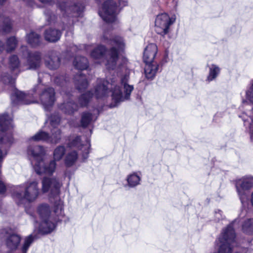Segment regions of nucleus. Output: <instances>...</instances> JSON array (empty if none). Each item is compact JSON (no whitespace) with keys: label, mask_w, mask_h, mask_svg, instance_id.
I'll list each match as a JSON object with an SVG mask.
<instances>
[{"label":"nucleus","mask_w":253,"mask_h":253,"mask_svg":"<svg viewBox=\"0 0 253 253\" xmlns=\"http://www.w3.org/2000/svg\"><path fill=\"white\" fill-rule=\"evenodd\" d=\"M246 96L251 102L253 103V81L250 89L246 91Z\"/></svg>","instance_id":"42"},{"label":"nucleus","mask_w":253,"mask_h":253,"mask_svg":"<svg viewBox=\"0 0 253 253\" xmlns=\"http://www.w3.org/2000/svg\"><path fill=\"white\" fill-rule=\"evenodd\" d=\"M60 122V117L58 114H54L50 117V124L51 127H57Z\"/></svg>","instance_id":"39"},{"label":"nucleus","mask_w":253,"mask_h":253,"mask_svg":"<svg viewBox=\"0 0 253 253\" xmlns=\"http://www.w3.org/2000/svg\"><path fill=\"white\" fill-rule=\"evenodd\" d=\"M59 6L63 15L69 18L81 16L84 9V6L81 4L69 6L66 3H62Z\"/></svg>","instance_id":"14"},{"label":"nucleus","mask_w":253,"mask_h":253,"mask_svg":"<svg viewBox=\"0 0 253 253\" xmlns=\"http://www.w3.org/2000/svg\"><path fill=\"white\" fill-rule=\"evenodd\" d=\"M9 67L13 76H17L19 73L18 67L20 64L19 60L16 55H12L9 58Z\"/></svg>","instance_id":"25"},{"label":"nucleus","mask_w":253,"mask_h":253,"mask_svg":"<svg viewBox=\"0 0 253 253\" xmlns=\"http://www.w3.org/2000/svg\"><path fill=\"white\" fill-rule=\"evenodd\" d=\"M32 219L34 222L37 223V221L35 220V217L34 216H32Z\"/></svg>","instance_id":"53"},{"label":"nucleus","mask_w":253,"mask_h":253,"mask_svg":"<svg viewBox=\"0 0 253 253\" xmlns=\"http://www.w3.org/2000/svg\"><path fill=\"white\" fill-rule=\"evenodd\" d=\"M219 68L214 64H212L209 69V74L208 77V80L211 81L215 79L219 74Z\"/></svg>","instance_id":"33"},{"label":"nucleus","mask_w":253,"mask_h":253,"mask_svg":"<svg viewBox=\"0 0 253 253\" xmlns=\"http://www.w3.org/2000/svg\"><path fill=\"white\" fill-rule=\"evenodd\" d=\"M5 244L8 249L14 251L17 249L21 241V237L16 234L6 233Z\"/></svg>","instance_id":"18"},{"label":"nucleus","mask_w":253,"mask_h":253,"mask_svg":"<svg viewBox=\"0 0 253 253\" xmlns=\"http://www.w3.org/2000/svg\"><path fill=\"white\" fill-rule=\"evenodd\" d=\"M43 78H51L50 75L47 73L39 72L38 73V82L39 83L42 82V79Z\"/></svg>","instance_id":"43"},{"label":"nucleus","mask_w":253,"mask_h":253,"mask_svg":"<svg viewBox=\"0 0 253 253\" xmlns=\"http://www.w3.org/2000/svg\"><path fill=\"white\" fill-rule=\"evenodd\" d=\"M175 19L170 18L167 13H162L157 15L155 19L156 32L162 36L169 33V26L174 22Z\"/></svg>","instance_id":"12"},{"label":"nucleus","mask_w":253,"mask_h":253,"mask_svg":"<svg viewBox=\"0 0 253 253\" xmlns=\"http://www.w3.org/2000/svg\"><path fill=\"white\" fill-rule=\"evenodd\" d=\"M74 21H74L73 19V20H72V23H73L74 22Z\"/></svg>","instance_id":"55"},{"label":"nucleus","mask_w":253,"mask_h":253,"mask_svg":"<svg viewBox=\"0 0 253 253\" xmlns=\"http://www.w3.org/2000/svg\"><path fill=\"white\" fill-rule=\"evenodd\" d=\"M33 92L39 94L41 103L45 110H49L52 106L55 98V91L52 87L42 89L41 85H37L33 88Z\"/></svg>","instance_id":"9"},{"label":"nucleus","mask_w":253,"mask_h":253,"mask_svg":"<svg viewBox=\"0 0 253 253\" xmlns=\"http://www.w3.org/2000/svg\"><path fill=\"white\" fill-rule=\"evenodd\" d=\"M128 76L126 75L121 80V85L123 87L124 94L121 89V86L117 85L116 80L112 78L110 83L101 79H97V84L95 88L94 95L97 98H102L108 95L109 92V88H111L112 100L115 103L114 106L117 105L118 103L128 100L131 92L133 90V86L127 84Z\"/></svg>","instance_id":"1"},{"label":"nucleus","mask_w":253,"mask_h":253,"mask_svg":"<svg viewBox=\"0 0 253 253\" xmlns=\"http://www.w3.org/2000/svg\"><path fill=\"white\" fill-rule=\"evenodd\" d=\"M128 185L130 187H134L139 184L140 178L135 174L129 175L127 179Z\"/></svg>","instance_id":"35"},{"label":"nucleus","mask_w":253,"mask_h":253,"mask_svg":"<svg viewBox=\"0 0 253 253\" xmlns=\"http://www.w3.org/2000/svg\"><path fill=\"white\" fill-rule=\"evenodd\" d=\"M61 34L60 30L49 28L45 31L44 38L47 41L54 42L60 39Z\"/></svg>","instance_id":"21"},{"label":"nucleus","mask_w":253,"mask_h":253,"mask_svg":"<svg viewBox=\"0 0 253 253\" xmlns=\"http://www.w3.org/2000/svg\"><path fill=\"white\" fill-rule=\"evenodd\" d=\"M0 81L4 84L14 87L15 78L7 73H3L0 77Z\"/></svg>","instance_id":"32"},{"label":"nucleus","mask_w":253,"mask_h":253,"mask_svg":"<svg viewBox=\"0 0 253 253\" xmlns=\"http://www.w3.org/2000/svg\"><path fill=\"white\" fill-rule=\"evenodd\" d=\"M242 230L247 234H253V218L245 220L242 224Z\"/></svg>","instance_id":"31"},{"label":"nucleus","mask_w":253,"mask_h":253,"mask_svg":"<svg viewBox=\"0 0 253 253\" xmlns=\"http://www.w3.org/2000/svg\"><path fill=\"white\" fill-rule=\"evenodd\" d=\"M52 0H39V1L42 3H49Z\"/></svg>","instance_id":"50"},{"label":"nucleus","mask_w":253,"mask_h":253,"mask_svg":"<svg viewBox=\"0 0 253 253\" xmlns=\"http://www.w3.org/2000/svg\"><path fill=\"white\" fill-rule=\"evenodd\" d=\"M29 97V94H26L23 92L16 89H14L13 92L10 96L11 102L13 105H27L31 104L32 102L28 99Z\"/></svg>","instance_id":"17"},{"label":"nucleus","mask_w":253,"mask_h":253,"mask_svg":"<svg viewBox=\"0 0 253 253\" xmlns=\"http://www.w3.org/2000/svg\"><path fill=\"white\" fill-rule=\"evenodd\" d=\"M119 3L120 6H126L127 5V1L126 0H119Z\"/></svg>","instance_id":"48"},{"label":"nucleus","mask_w":253,"mask_h":253,"mask_svg":"<svg viewBox=\"0 0 253 253\" xmlns=\"http://www.w3.org/2000/svg\"><path fill=\"white\" fill-rule=\"evenodd\" d=\"M54 83L59 86H63L67 83L66 77L63 75H57L54 79Z\"/></svg>","instance_id":"40"},{"label":"nucleus","mask_w":253,"mask_h":253,"mask_svg":"<svg viewBox=\"0 0 253 253\" xmlns=\"http://www.w3.org/2000/svg\"><path fill=\"white\" fill-rule=\"evenodd\" d=\"M51 135L49 133L40 130L36 133L31 138L34 141H42L48 143L56 144L61 138V131L57 127H52L51 128Z\"/></svg>","instance_id":"10"},{"label":"nucleus","mask_w":253,"mask_h":253,"mask_svg":"<svg viewBox=\"0 0 253 253\" xmlns=\"http://www.w3.org/2000/svg\"><path fill=\"white\" fill-rule=\"evenodd\" d=\"M22 48L27 49L26 46L22 47ZM26 53L27 55V62L28 65V69L30 70H36L40 67L42 61L41 53L39 52H30L28 50H26Z\"/></svg>","instance_id":"16"},{"label":"nucleus","mask_w":253,"mask_h":253,"mask_svg":"<svg viewBox=\"0 0 253 253\" xmlns=\"http://www.w3.org/2000/svg\"><path fill=\"white\" fill-rule=\"evenodd\" d=\"M12 127V119L6 113L0 116V143L9 146L13 142L10 128Z\"/></svg>","instance_id":"7"},{"label":"nucleus","mask_w":253,"mask_h":253,"mask_svg":"<svg viewBox=\"0 0 253 253\" xmlns=\"http://www.w3.org/2000/svg\"><path fill=\"white\" fill-rule=\"evenodd\" d=\"M93 93L91 91H88L85 93L82 94L78 99L80 106L82 107L86 106L90 99L93 96Z\"/></svg>","instance_id":"28"},{"label":"nucleus","mask_w":253,"mask_h":253,"mask_svg":"<svg viewBox=\"0 0 253 253\" xmlns=\"http://www.w3.org/2000/svg\"><path fill=\"white\" fill-rule=\"evenodd\" d=\"M6 1V0H0V5H3L5 2Z\"/></svg>","instance_id":"51"},{"label":"nucleus","mask_w":253,"mask_h":253,"mask_svg":"<svg viewBox=\"0 0 253 253\" xmlns=\"http://www.w3.org/2000/svg\"><path fill=\"white\" fill-rule=\"evenodd\" d=\"M37 238L36 235H33V234L30 235L29 236L26 237L25 239L24 243L22 247V253H26L29 247L33 241Z\"/></svg>","instance_id":"34"},{"label":"nucleus","mask_w":253,"mask_h":253,"mask_svg":"<svg viewBox=\"0 0 253 253\" xmlns=\"http://www.w3.org/2000/svg\"><path fill=\"white\" fill-rule=\"evenodd\" d=\"M251 203H252V205L253 206V193L252 194Z\"/></svg>","instance_id":"52"},{"label":"nucleus","mask_w":253,"mask_h":253,"mask_svg":"<svg viewBox=\"0 0 253 253\" xmlns=\"http://www.w3.org/2000/svg\"><path fill=\"white\" fill-rule=\"evenodd\" d=\"M4 48V44L1 41H0V54L3 51Z\"/></svg>","instance_id":"49"},{"label":"nucleus","mask_w":253,"mask_h":253,"mask_svg":"<svg viewBox=\"0 0 253 253\" xmlns=\"http://www.w3.org/2000/svg\"><path fill=\"white\" fill-rule=\"evenodd\" d=\"M90 146V140L88 138L85 139V144H84L81 141V137L79 136L68 143V146L70 148H77L83 150L82 157L84 160L88 158Z\"/></svg>","instance_id":"15"},{"label":"nucleus","mask_w":253,"mask_h":253,"mask_svg":"<svg viewBox=\"0 0 253 253\" xmlns=\"http://www.w3.org/2000/svg\"><path fill=\"white\" fill-rule=\"evenodd\" d=\"M244 121L245 126H246L247 125V121L245 120H244Z\"/></svg>","instance_id":"54"},{"label":"nucleus","mask_w":253,"mask_h":253,"mask_svg":"<svg viewBox=\"0 0 253 253\" xmlns=\"http://www.w3.org/2000/svg\"><path fill=\"white\" fill-rule=\"evenodd\" d=\"M44 13L46 16V19L49 24L51 23L54 20L55 16L50 10L45 9Z\"/></svg>","instance_id":"41"},{"label":"nucleus","mask_w":253,"mask_h":253,"mask_svg":"<svg viewBox=\"0 0 253 253\" xmlns=\"http://www.w3.org/2000/svg\"><path fill=\"white\" fill-rule=\"evenodd\" d=\"M117 13V5L114 1L112 0L105 1L103 4L102 11L99 12L102 19L107 23L115 22Z\"/></svg>","instance_id":"11"},{"label":"nucleus","mask_w":253,"mask_h":253,"mask_svg":"<svg viewBox=\"0 0 253 253\" xmlns=\"http://www.w3.org/2000/svg\"><path fill=\"white\" fill-rule=\"evenodd\" d=\"M65 27H64V28L62 29V30H65Z\"/></svg>","instance_id":"56"},{"label":"nucleus","mask_w":253,"mask_h":253,"mask_svg":"<svg viewBox=\"0 0 253 253\" xmlns=\"http://www.w3.org/2000/svg\"><path fill=\"white\" fill-rule=\"evenodd\" d=\"M7 189V187L4 183L0 180V194L4 193Z\"/></svg>","instance_id":"44"},{"label":"nucleus","mask_w":253,"mask_h":253,"mask_svg":"<svg viewBox=\"0 0 253 253\" xmlns=\"http://www.w3.org/2000/svg\"><path fill=\"white\" fill-rule=\"evenodd\" d=\"M215 217L217 220L222 219V211L218 210V211H215Z\"/></svg>","instance_id":"46"},{"label":"nucleus","mask_w":253,"mask_h":253,"mask_svg":"<svg viewBox=\"0 0 253 253\" xmlns=\"http://www.w3.org/2000/svg\"><path fill=\"white\" fill-rule=\"evenodd\" d=\"M103 39L107 43L112 46L108 51L106 66L109 70H113L116 67L119 55L125 50V44L123 38L119 36L108 39L104 35Z\"/></svg>","instance_id":"4"},{"label":"nucleus","mask_w":253,"mask_h":253,"mask_svg":"<svg viewBox=\"0 0 253 253\" xmlns=\"http://www.w3.org/2000/svg\"><path fill=\"white\" fill-rule=\"evenodd\" d=\"M66 152V149L65 146L63 145H60L57 146L54 150L53 152V161H58L61 160L63 156H64Z\"/></svg>","instance_id":"30"},{"label":"nucleus","mask_w":253,"mask_h":253,"mask_svg":"<svg viewBox=\"0 0 253 253\" xmlns=\"http://www.w3.org/2000/svg\"><path fill=\"white\" fill-rule=\"evenodd\" d=\"M106 51L105 46L99 45L94 48L90 53L91 57L94 59L102 58Z\"/></svg>","instance_id":"27"},{"label":"nucleus","mask_w":253,"mask_h":253,"mask_svg":"<svg viewBox=\"0 0 253 253\" xmlns=\"http://www.w3.org/2000/svg\"><path fill=\"white\" fill-rule=\"evenodd\" d=\"M97 118V116H95L89 112H83L81 114L80 126L83 128H86L92 122L95 121Z\"/></svg>","instance_id":"22"},{"label":"nucleus","mask_w":253,"mask_h":253,"mask_svg":"<svg viewBox=\"0 0 253 253\" xmlns=\"http://www.w3.org/2000/svg\"><path fill=\"white\" fill-rule=\"evenodd\" d=\"M75 68L79 70H85L88 67L87 59L84 56H76L73 62Z\"/></svg>","instance_id":"24"},{"label":"nucleus","mask_w":253,"mask_h":253,"mask_svg":"<svg viewBox=\"0 0 253 253\" xmlns=\"http://www.w3.org/2000/svg\"><path fill=\"white\" fill-rule=\"evenodd\" d=\"M60 64V58L54 52L52 53L49 57V59L45 61L46 66L50 70L58 68Z\"/></svg>","instance_id":"23"},{"label":"nucleus","mask_w":253,"mask_h":253,"mask_svg":"<svg viewBox=\"0 0 253 253\" xmlns=\"http://www.w3.org/2000/svg\"><path fill=\"white\" fill-rule=\"evenodd\" d=\"M42 183V190L43 193L49 192L50 198H57L59 197L62 183L58 178L44 177Z\"/></svg>","instance_id":"8"},{"label":"nucleus","mask_w":253,"mask_h":253,"mask_svg":"<svg viewBox=\"0 0 253 253\" xmlns=\"http://www.w3.org/2000/svg\"><path fill=\"white\" fill-rule=\"evenodd\" d=\"M38 182L36 180L28 182L25 184L24 191H21V186L14 187L12 196L18 205L35 201L40 195Z\"/></svg>","instance_id":"2"},{"label":"nucleus","mask_w":253,"mask_h":253,"mask_svg":"<svg viewBox=\"0 0 253 253\" xmlns=\"http://www.w3.org/2000/svg\"><path fill=\"white\" fill-rule=\"evenodd\" d=\"M54 211L59 217L64 215L63 202L61 200L55 203Z\"/></svg>","instance_id":"37"},{"label":"nucleus","mask_w":253,"mask_h":253,"mask_svg":"<svg viewBox=\"0 0 253 253\" xmlns=\"http://www.w3.org/2000/svg\"><path fill=\"white\" fill-rule=\"evenodd\" d=\"M251 139L253 140V124H250L249 126Z\"/></svg>","instance_id":"47"},{"label":"nucleus","mask_w":253,"mask_h":253,"mask_svg":"<svg viewBox=\"0 0 253 253\" xmlns=\"http://www.w3.org/2000/svg\"><path fill=\"white\" fill-rule=\"evenodd\" d=\"M12 27V22L9 17L4 18L2 27V31L5 33H9L11 32Z\"/></svg>","instance_id":"36"},{"label":"nucleus","mask_w":253,"mask_h":253,"mask_svg":"<svg viewBox=\"0 0 253 253\" xmlns=\"http://www.w3.org/2000/svg\"><path fill=\"white\" fill-rule=\"evenodd\" d=\"M27 41L32 46H36L39 45L40 43V36L35 32H32L27 35Z\"/></svg>","instance_id":"29"},{"label":"nucleus","mask_w":253,"mask_h":253,"mask_svg":"<svg viewBox=\"0 0 253 253\" xmlns=\"http://www.w3.org/2000/svg\"><path fill=\"white\" fill-rule=\"evenodd\" d=\"M25 1L27 4L31 7H34L35 5V3L34 0H23Z\"/></svg>","instance_id":"45"},{"label":"nucleus","mask_w":253,"mask_h":253,"mask_svg":"<svg viewBox=\"0 0 253 253\" xmlns=\"http://www.w3.org/2000/svg\"><path fill=\"white\" fill-rule=\"evenodd\" d=\"M17 41L14 37H11L8 38L6 41V50L7 52H10L13 50L17 45Z\"/></svg>","instance_id":"38"},{"label":"nucleus","mask_w":253,"mask_h":253,"mask_svg":"<svg viewBox=\"0 0 253 253\" xmlns=\"http://www.w3.org/2000/svg\"><path fill=\"white\" fill-rule=\"evenodd\" d=\"M38 212L42 219L39 226V232L42 234L51 233L55 229L56 225L49 219L50 213L49 205L47 204H41L38 207Z\"/></svg>","instance_id":"6"},{"label":"nucleus","mask_w":253,"mask_h":253,"mask_svg":"<svg viewBox=\"0 0 253 253\" xmlns=\"http://www.w3.org/2000/svg\"><path fill=\"white\" fill-rule=\"evenodd\" d=\"M157 51V46L155 43L149 44L144 51L143 58L146 64L144 72L146 77L148 79H153L159 70V65L154 60Z\"/></svg>","instance_id":"5"},{"label":"nucleus","mask_w":253,"mask_h":253,"mask_svg":"<svg viewBox=\"0 0 253 253\" xmlns=\"http://www.w3.org/2000/svg\"><path fill=\"white\" fill-rule=\"evenodd\" d=\"M253 187V177L245 176L237 180L236 187L241 203L243 204L247 200L245 190Z\"/></svg>","instance_id":"13"},{"label":"nucleus","mask_w":253,"mask_h":253,"mask_svg":"<svg viewBox=\"0 0 253 253\" xmlns=\"http://www.w3.org/2000/svg\"><path fill=\"white\" fill-rule=\"evenodd\" d=\"M74 83L77 89L80 92L85 90L88 85L86 76L80 72L75 76Z\"/></svg>","instance_id":"20"},{"label":"nucleus","mask_w":253,"mask_h":253,"mask_svg":"<svg viewBox=\"0 0 253 253\" xmlns=\"http://www.w3.org/2000/svg\"><path fill=\"white\" fill-rule=\"evenodd\" d=\"M27 153L36 161L34 169L37 173L41 174L45 173L52 174L54 172L56 166L54 161H51L49 164L44 165L43 157L45 154V151L43 147L39 145L30 146L28 148Z\"/></svg>","instance_id":"3"},{"label":"nucleus","mask_w":253,"mask_h":253,"mask_svg":"<svg viewBox=\"0 0 253 253\" xmlns=\"http://www.w3.org/2000/svg\"><path fill=\"white\" fill-rule=\"evenodd\" d=\"M78 158V153L76 151H73L68 153L65 158V164L66 167H70L73 166L76 162Z\"/></svg>","instance_id":"26"},{"label":"nucleus","mask_w":253,"mask_h":253,"mask_svg":"<svg viewBox=\"0 0 253 253\" xmlns=\"http://www.w3.org/2000/svg\"><path fill=\"white\" fill-rule=\"evenodd\" d=\"M59 108L65 114L72 115L78 111L79 107L77 103L70 99L61 104Z\"/></svg>","instance_id":"19"}]
</instances>
